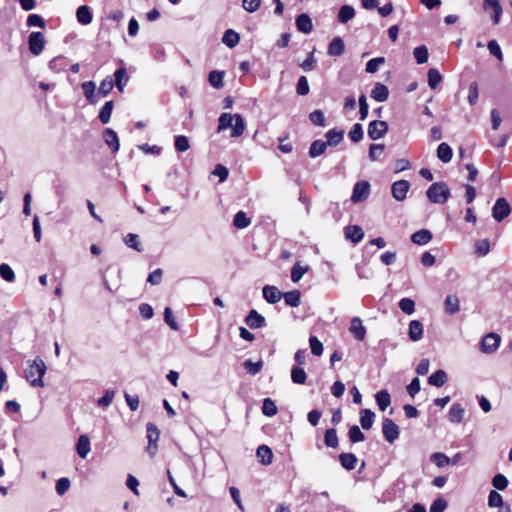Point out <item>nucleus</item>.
Returning a JSON list of instances; mask_svg holds the SVG:
<instances>
[{
	"label": "nucleus",
	"instance_id": "1",
	"mask_svg": "<svg viewBox=\"0 0 512 512\" xmlns=\"http://www.w3.org/2000/svg\"><path fill=\"white\" fill-rule=\"evenodd\" d=\"M228 128H232L231 137L241 136L246 128L244 118L240 114L222 113L218 119L217 132H222Z\"/></svg>",
	"mask_w": 512,
	"mask_h": 512
},
{
	"label": "nucleus",
	"instance_id": "2",
	"mask_svg": "<svg viewBox=\"0 0 512 512\" xmlns=\"http://www.w3.org/2000/svg\"><path fill=\"white\" fill-rule=\"evenodd\" d=\"M47 370L45 362L40 358H35L25 369V378L33 387H43V376Z\"/></svg>",
	"mask_w": 512,
	"mask_h": 512
},
{
	"label": "nucleus",
	"instance_id": "3",
	"mask_svg": "<svg viewBox=\"0 0 512 512\" xmlns=\"http://www.w3.org/2000/svg\"><path fill=\"white\" fill-rule=\"evenodd\" d=\"M427 198L435 204H444L449 199L451 193L447 184L444 182L433 183L426 192Z\"/></svg>",
	"mask_w": 512,
	"mask_h": 512
},
{
	"label": "nucleus",
	"instance_id": "4",
	"mask_svg": "<svg viewBox=\"0 0 512 512\" xmlns=\"http://www.w3.org/2000/svg\"><path fill=\"white\" fill-rule=\"evenodd\" d=\"M501 343V337L494 333L490 332L485 335L480 343V350L485 354H490L495 352Z\"/></svg>",
	"mask_w": 512,
	"mask_h": 512
},
{
	"label": "nucleus",
	"instance_id": "5",
	"mask_svg": "<svg viewBox=\"0 0 512 512\" xmlns=\"http://www.w3.org/2000/svg\"><path fill=\"white\" fill-rule=\"evenodd\" d=\"M370 194V184L367 181H359L354 185L351 201L353 203H360L365 201Z\"/></svg>",
	"mask_w": 512,
	"mask_h": 512
},
{
	"label": "nucleus",
	"instance_id": "6",
	"mask_svg": "<svg viewBox=\"0 0 512 512\" xmlns=\"http://www.w3.org/2000/svg\"><path fill=\"white\" fill-rule=\"evenodd\" d=\"M388 131V124L386 121L374 120L368 125V136L372 140H378L382 138Z\"/></svg>",
	"mask_w": 512,
	"mask_h": 512
},
{
	"label": "nucleus",
	"instance_id": "7",
	"mask_svg": "<svg viewBox=\"0 0 512 512\" xmlns=\"http://www.w3.org/2000/svg\"><path fill=\"white\" fill-rule=\"evenodd\" d=\"M510 211L511 208L506 199L499 198L493 206L492 216L496 221L500 222L510 214Z\"/></svg>",
	"mask_w": 512,
	"mask_h": 512
},
{
	"label": "nucleus",
	"instance_id": "8",
	"mask_svg": "<svg viewBox=\"0 0 512 512\" xmlns=\"http://www.w3.org/2000/svg\"><path fill=\"white\" fill-rule=\"evenodd\" d=\"M28 44L30 52L35 56L39 55L44 50V35L41 32H32L29 35Z\"/></svg>",
	"mask_w": 512,
	"mask_h": 512
},
{
	"label": "nucleus",
	"instance_id": "9",
	"mask_svg": "<svg viewBox=\"0 0 512 512\" xmlns=\"http://www.w3.org/2000/svg\"><path fill=\"white\" fill-rule=\"evenodd\" d=\"M382 432L384 438L389 443H393L399 437V427L390 418H385L382 423Z\"/></svg>",
	"mask_w": 512,
	"mask_h": 512
},
{
	"label": "nucleus",
	"instance_id": "10",
	"mask_svg": "<svg viewBox=\"0 0 512 512\" xmlns=\"http://www.w3.org/2000/svg\"><path fill=\"white\" fill-rule=\"evenodd\" d=\"M160 437V432L158 428L152 424H147V439H148V447L147 450L151 456H154L157 451V442Z\"/></svg>",
	"mask_w": 512,
	"mask_h": 512
},
{
	"label": "nucleus",
	"instance_id": "11",
	"mask_svg": "<svg viewBox=\"0 0 512 512\" xmlns=\"http://www.w3.org/2000/svg\"><path fill=\"white\" fill-rule=\"evenodd\" d=\"M411 187L407 180H399L392 184L391 193L396 201H403Z\"/></svg>",
	"mask_w": 512,
	"mask_h": 512
},
{
	"label": "nucleus",
	"instance_id": "12",
	"mask_svg": "<svg viewBox=\"0 0 512 512\" xmlns=\"http://www.w3.org/2000/svg\"><path fill=\"white\" fill-rule=\"evenodd\" d=\"M483 8L487 12H491V17L494 24H498L502 14V7L499 0H484Z\"/></svg>",
	"mask_w": 512,
	"mask_h": 512
},
{
	"label": "nucleus",
	"instance_id": "13",
	"mask_svg": "<svg viewBox=\"0 0 512 512\" xmlns=\"http://www.w3.org/2000/svg\"><path fill=\"white\" fill-rule=\"evenodd\" d=\"M350 333L358 341H363L366 336V328L359 317H353L349 327Z\"/></svg>",
	"mask_w": 512,
	"mask_h": 512
},
{
	"label": "nucleus",
	"instance_id": "14",
	"mask_svg": "<svg viewBox=\"0 0 512 512\" xmlns=\"http://www.w3.org/2000/svg\"><path fill=\"white\" fill-rule=\"evenodd\" d=\"M83 94L90 104H96L100 98L97 96L96 84L94 81H86L81 84Z\"/></svg>",
	"mask_w": 512,
	"mask_h": 512
},
{
	"label": "nucleus",
	"instance_id": "15",
	"mask_svg": "<svg viewBox=\"0 0 512 512\" xmlns=\"http://www.w3.org/2000/svg\"><path fill=\"white\" fill-rule=\"evenodd\" d=\"M262 292L264 299L270 304L279 302L283 297V294L279 291V289L272 285L264 286Z\"/></svg>",
	"mask_w": 512,
	"mask_h": 512
},
{
	"label": "nucleus",
	"instance_id": "16",
	"mask_svg": "<svg viewBox=\"0 0 512 512\" xmlns=\"http://www.w3.org/2000/svg\"><path fill=\"white\" fill-rule=\"evenodd\" d=\"M344 234L346 239L350 240L354 244L359 243L364 237V232L358 225L347 226L344 230Z\"/></svg>",
	"mask_w": 512,
	"mask_h": 512
},
{
	"label": "nucleus",
	"instance_id": "17",
	"mask_svg": "<svg viewBox=\"0 0 512 512\" xmlns=\"http://www.w3.org/2000/svg\"><path fill=\"white\" fill-rule=\"evenodd\" d=\"M408 336L411 341H420L423 337V325L419 320H412L408 327Z\"/></svg>",
	"mask_w": 512,
	"mask_h": 512
},
{
	"label": "nucleus",
	"instance_id": "18",
	"mask_svg": "<svg viewBox=\"0 0 512 512\" xmlns=\"http://www.w3.org/2000/svg\"><path fill=\"white\" fill-rule=\"evenodd\" d=\"M246 324L251 328V329H258V328H261L265 325V318L259 314L256 310L252 309L246 319Z\"/></svg>",
	"mask_w": 512,
	"mask_h": 512
},
{
	"label": "nucleus",
	"instance_id": "19",
	"mask_svg": "<svg viewBox=\"0 0 512 512\" xmlns=\"http://www.w3.org/2000/svg\"><path fill=\"white\" fill-rule=\"evenodd\" d=\"M465 414V409L459 403L451 405L448 411V418L451 423H461Z\"/></svg>",
	"mask_w": 512,
	"mask_h": 512
},
{
	"label": "nucleus",
	"instance_id": "20",
	"mask_svg": "<svg viewBox=\"0 0 512 512\" xmlns=\"http://www.w3.org/2000/svg\"><path fill=\"white\" fill-rule=\"evenodd\" d=\"M296 27L298 31L309 34L313 30V23L308 14H300L296 18Z\"/></svg>",
	"mask_w": 512,
	"mask_h": 512
},
{
	"label": "nucleus",
	"instance_id": "21",
	"mask_svg": "<svg viewBox=\"0 0 512 512\" xmlns=\"http://www.w3.org/2000/svg\"><path fill=\"white\" fill-rule=\"evenodd\" d=\"M103 138L107 146L112 152H117L119 149V140L115 131L106 128L103 132Z\"/></svg>",
	"mask_w": 512,
	"mask_h": 512
},
{
	"label": "nucleus",
	"instance_id": "22",
	"mask_svg": "<svg viewBox=\"0 0 512 512\" xmlns=\"http://www.w3.org/2000/svg\"><path fill=\"white\" fill-rule=\"evenodd\" d=\"M389 95V91L387 86H385L382 83H376L371 90V97L378 101V102H384L387 100Z\"/></svg>",
	"mask_w": 512,
	"mask_h": 512
},
{
	"label": "nucleus",
	"instance_id": "23",
	"mask_svg": "<svg viewBox=\"0 0 512 512\" xmlns=\"http://www.w3.org/2000/svg\"><path fill=\"white\" fill-rule=\"evenodd\" d=\"M432 239V233L427 229L416 231L411 236V241L417 245H425Z\"/></svg>",
	"mask_w": 512,
	"mask_h": 512
},
{
	"label": "nucleus",
	"instance_id": "24",
	"mask_svg": "<svg viewBox=\"0 0 512 512\" xmlns=\"http://www.w3.org/2000/svg\"><path fill=\"white\" fill-rule=\"evenodd\" d=\"M345 45L344 41L340 37L332 39L328 46L327 53L330 56H340L344 53Z\"/></svg>",
	"mask_w": 512,
	"mask_h": 512
},
{
	"label": "nucleus",
	"instance_id": "25",
	"mask_svg": "<svg viewBox=\"0 0 512 512\" xmlns=\"http://www.w3.org/2000/svg\"><path fill=\"white\" fill-rule=\"evenodd\" d=\"M375 419V413L370 409H363L360 412V424L363 429L369 430L372 428Z\"/></svg>",
	"mask_w": 512,
	"mask_h": 512
},
{
	"label": "nucleus",
	"instance_id": "26",
	"mask_svg": "<svg viewBox=\"0 0 512 512\" xmlns=\"http://www.w3.org/2000/svg\"><path fill=\"white\" fill-rule=\"evenodd\" d=\"M257 457L260 459V462L264 465H269L273 460L272 450L267 445H261L257 448L256 451Z\"/></svg>",
	"mask_w": 512,
	"mask_h": 512
},
{
	"label": "nucleus",
	"instance_id": "27",
	"mask_svg": "<svg viewBox=\"0 0 512 512\" xmlns=\"http://www.w3.org/2000/svg\"><path fill=\"white\" fill-rule=\"evenodd\" d=\"M344 136L343 130L338 129H330L326 132L325 137L327 139L326 143L330 146H337L342 140Z\"/></svg>",
	"mask_w": 512,
	"mask_h": 512
},
{
	"label": "nucleus",
	"instance_id": "28",
	"mask_svg": "<svg viewBox=\"0 0 512 512\" xmlns=\"http://www.w3.org/2000/svg\"><path fill=\"white\" fill-rule=\"evenodd\" d=\"M376 403L381 411H385L391 404V397L387 390H380L375 394Z\"/></svg>",
	"mask_w": 512,
	"mask_h": 512
},
{
	"label": "nucleus",
	"instance_id": "29",
	"mask_svg": "<svg viewBox=\"0 0 512 512\" xmlns=\"http://www.w3.org/2000/svg\"><path fill=\"white\" fill-rule=\"evenodd\" d=\"M341 466L346 470H353L357 464V457L353 453H342L339 455Z\"/></svg>",
	"mask_w": 512,
	"mask_h": 512
},
{
	"label": "nucleus",
	"instance_id": "30",
	"mask_svg": "<svg viewBox=\"0 0 512 512\" xmlns=\"http://www.w3.org/2000/svg\"><path fill=\"white\" fill-rule=\"evenodd\" d=\"M239 41L240 35L232 29L226 30L222 38V42L229 48H234L237 46Z\"/></svg>",
	"mask_w": 512,
	"mask_h": 512
},
{
	"label": "nucleus",
	"instance_id": "31",
	"mask_svg": "<svg viewBox=\"0 0 512 512\" xmlns=\"http://www.w3.org/2000/svg\"><path fill=\"white\" fill-rule=\"evenodd\" d=\"M447 381V374L444 370H437L428 378V383L435 387H442Z\"/></svg>",
	"mask_w": 512,
	"mask_h": 512
},
{
	"label": "nucleus",
	"instance_id": "32",
	"mask_svg": "<svg viewBox=\"0 0 512 512\" xmlns=\"http://www.w3.org/2000/svg\"><path fill=\"white\" fill-rule=\"evenodd\" d=\"M460 301L456 295H448L445 299V311L446 313L453 315L460 309Z\"/></svg>",
	"mask_w": 512,
	"mask_h": 512
},
{
	"label": "nucleus",
	"instance_id": "33",
	"mask_svg": "<svg viewBox=\"0 0 512 512\" xmlns=\"http://www.w3.org/2000/svg\"><path fill=\"white\" fill-rule=\"evenodd\" d=\"M76 17L79 23L88 25L92 22V14L88 6H80L76 11Z\"/></svg>",
	"mask_w": 512,
	"mask_h": 512
},
{
	"label": "nucleus",
	"instance_id": "34",
	"mask_svg": "<svg viewBox=\"0 0 512 512\" xmlns=\"http://www.w3.org/2000/svg\"><path fill=\"white\" fill-rule=\"evenodd\" d=\"M90 452V440L88 436L81 435L77 442V453L81 458H86Z\"/></svg>",
	"mask_w": 512,
	"mask_h": 512
},
{
	"label": "nucleus",
	"instance_id": "35",
	"mask_svg": "<svg viewBox=\"0 0 512 512\" xmlns=\"http://www.w3.org/2000/svg\"><path fill=\"white\" fill-rule=\"evenodd\" d=\"M437 157L443 163H448L452 159V149L447 143H441L437 148Z\"/></svg>",
	"mask_w": 512,
	"mask_h": 512
},
{
	"label": "nucleus",
	"instance_id": "36",
	"mask_svg": "<svg viewBox=\"0 0 512 512\" xmlns=\"http://www.w3.org/2000/svg\"><path fill=\"white\" fill-rule=\"evenodd\" d=\"M286 305L298 307L301 303V294L298 290H292L283 294Z\"/></svg>",
	"mask_w": 512,
	"mask_h": 512
},
{
	"label": "nucleus",
	"instance_id": "37",
	"mask_svg": "<svg viewBox=\"0 0 512 512\" xmlns=\"http://www.w3.org/2000/svg\"><path fill=\"white\" fill-rule=\"evenodd\" d=\"M114 103L112 100L107 101L104 106L100 109L98 118L102 124H107L110 121Z\"/></svg>",
	"mask_w": 512,
	"mask_h": 512
},
{
	"label": "nucleus",
	"instance_id": "38",
	"mask_svg": "<svg viewBox=\"0 0 512 512\" xmlns=\"http://www.w3.org/2000/svg\"><path fill=\"white\" fill-rule=\"evenodd\" d=\"M355 16V10L352 6L344 5L338 12V21L340 23H347Z\"/></svg>",
	"mask_w": 512,
	"mask_h": 512
},
{
	"label": "nucleus",
	"instance_id": "39",
	"mask_svg": "<svg viewBox=\"0 0 512 512\" xmlns=\"http://www.w3.org/2000/svg\"><path fill=\"white\" fill-rule=\"evenodd\" d=\"M233 224L238 229H245L251 224V219L243 211H239L235 214Z\"/></svg>",
	"mask_w": 512,
	"mask_h": 512
},
{
	"label": "nucleus",
	"instance_id": "40",
	"mask_svg": "<svg viewBox=\"0 0 512 512\" xmlns=\"http://www.w3.org/2000/svg\"><path fill=\"white\" fill-rule=\"evenodd\" d=\"M307 375L301 366H293L291 369V380L295 384H304L306 382Z\"/></svg>",
	"mask_w": 512,
	"mask_h": 512
},
{
	"label": "nucleus",
	"instance_id": "41",
	"mask_svg": "<svg viewBox=\"0 0 512 512\" xmlns=\"http://www.w3.org/2000/svg\"><path fill=\"white\" fill-rule=\"evenodd\" d=\"M327 143L322 140H315L309 149V156L312 158L318 157L323 154L327 148Z\"/></svg>",
	"mask_w": 512,
	"mask_h": 512
},
{
	"label": "nucleus",
	"instance_id": "42",
	"mask_svg": "<svg viewBox=\"0 0 512 512\" xmlns=\"http://www.w3.org/2000/svg\"><path fill=\"white\" fill-rule=\"evenodd\" d=\"M67 65V59L62 56L55 57L49 62V68L56 73L63 71Z\"/></svg>",
	"mask_w": 512,
	"mask_h": 512
},
{
	"label": "nucleus",
	"instance_id": "43",
	"mask_svg": "<svg viewBox=\"0 0 512 512\" xmlns=\"http://www.w3.org/2000/svg\"><path fill=\"white\" fill-rule=\"evenodd\" d=\"M113 86V80L109 77L105 78L101 82L100 87L97 90V96H99L100 99L106 97L113 89Z\"/></svg>",
	"mask_w": 512,
	"mask_h": 512
},
{
	"label": "nucleus",
	"instance_id": "44",
	"mask_svg": "<svg viewBox=\"0 0 512 512\" xmlns=\"http://www.w3.org/2000/svg\"><path fill=\"white\" fill-rule=\"evenodd\" d=\"M413 55L418 64H424L428 61L429 54L425 45L414 48Z\"/></svg>",
	"mask_w": 512,
	"mask_h": 512
},
{
	"label": "nucleus",
	"instance_id": "45",
	"mask_svg": "<svg viewBox=\"0 0 512 512\" xmlns=\"http://www.w3.org/2000/svg\"><path fill=\"white\" fill-rule=\"evenodd\" d=\"M430 460L439 468L450 464V458L441 452H435L430 456Z\"/></svg>",
	"mask_w": 512,
	"mask_h": 512
},
{
	"label": "nucleus",
	"instance_id": "46",
	"mask_svg": "<svg viewBox=\"0 0 512 512\" xmlns=\"http://www.w3.org/2000/svg\"><path fill=\"white\" fill-rule=\"evenodd\" d=\"M277 406L270 398H265L263 401L262 412L265 416L272 417L277 414Z\"/></svg>",
	"mask_w": 512,
	"mask_h": 512
},
{
	"label": "nucleus",
	"instance_id": "47",
	"mask_svg": "<svg viewBox=\"0 0 512 512\" xmlns=\"http://www.w3.org/2000/svg\"><path fill=\"white\" fill-rule=\"evenodd\" d=\"M504 504L503 497L495 490H491L488 495V506L490 508H498Z\"/></svg>",
	"mask_w": 512,
	"mask_h": 512
},
{
	"label": "nucleus",
	"instance_id": "48",
	"mask_svg": "<svg viewBox=\"0 0 512 512\" xmlns=\"http://www.w3.org/2000/svg\"><path fill=\"white\" fill-rule=\"evenodd\" d=\"M325 445L331 448L338 446V436L335 429H327L324 436Z\"/></svg>",
	"mask_w": 512,
	"mask_h": 512
},
{
	"label": "nucleus",
	"instance_id": "49",
	"mask_svg": "<svg viewBox=\"0 0 512 512\" xmlns=\"http://www.w3.org/2000/svg\"><path fill=\"white\" fill-rule=\"evenodd\" d=\"M224 73L220 71H211L208 76L209 83L215 88L223 87Z\"/></svg>",
	"mask_w": 512,
	"mask_h": 512
},
{
	"label": "nucleus",
	"instance_id": "50",
	"mask_svg": "<svg viewBox=\"0 0 512 512\" xmlns=\"http://www.w3.org/2000/svg\"><path fill=\"white\" fill-rule=\"evenodd\" d=\"M349 440L352 443H358L365 440L364 433L360 430V428L356 425L352 426L348 431Z\"/></svg>",
	"mask_w": 512,
	"mask_h": 512
},
{
	"label": "nucleus",
	"instance_id": "51",
	"mask_svg": "<svg viewBox=\"0 0 512 512\" xmlns=\"http://www.w3.org/2000/svg\"><path fill=\"white\" fill-rule=\"evenodd\" d=\"M428 84L431 89H435L441 82L442 77L439 73V71L435 68H431L428 71Z\"/></svg>",
	"mask_w": 512,
	"mask_h": 512
},
{
	"label": "nucleus",
	"instance_id": "52",
	"mask_svg": "<svg viewBox=\"0 0 512 512\" xmlns=\"http://www.w3.org/2000/svg\"><path fill=\"white\" fill-rule=\"evenodd\" d=\"M0 276L5 281L12 283L15 280V273L13 269L6 263L0 265Z\"/></svg>",
	"mask_w": 512,
	"mask_h": 512
},
{
	"label": "nucleus",
	"instance_id": "53",
	"mask_svg": "<svg viewBox=\"0 0 512 512\" xmlns=\"http://www.w3.org/2000/svg\"><path fill=\"white\" fill-rule=\"evenodd\" d=\"M399 308L407 315H411L415 312V303L410 298H402L399 301Z\"/></svg>",
	"mask_w": 512,
	"mask_h": 512
},
{
	"label": "nucleus",
	"instance_id": "54",
	"mask_svg": "<svg viewBox=\"0 0 512 512\" xmlns=\"http://www.w3.org/2000/svg\"><path fill=\"white\" fill-rule=\"evenodd\" d=\"M243 366L245 368V370L247 371V373L251 374V375H256L257 373H259L263 367V362L260 360V361H257V362H252L251 360H246L244 363H243Z\"/></svg>",
	"mask_w": 512,
	"mask_h": 512
},
{
	"label": "nucleus",
	"instance_id": "55",
	"mask_svg": "<svg viewBox=\"0 0 512 512\" xmlns=\"http://www.w3.org/2000/svg\"><path fill=\"white\" fill-rule=\"evenodd\" d=\"M306 272L307 267H303L299 263H295L291 269V280L294 283L299 282Z\"/></svg>",
	"mask_w": 512,
	"mask_h": 512
},
{
	"label": "nucleus",
	"instance_id": "56",
	"mask_svg": "<svg viewBox=\"0 0 512 512\" xmlns=\"http://www.w3.org/2000/svg\"><path fill=\"white\" fill-rule=\"evenodd\" d=\"M490 251V242L487 239L478 240L475 243V252L479 256H486Z\"/></svg>",
	"mask_w": 512,
	"mask_h": 512
},
{
	"label": "nucleus",
	"instance_id": "57",
	"mask_svg": "<svg viewBox=\"0 0 512 512\" xmlns=\"http://www.w3.org/2000/svg\"><path fill=\"white\" fill-rule=\"evenodd\" d=\"M174 146L176 151L185 152L190 148L189 140L184 135H178L175 137Z\"/></svg>",
	"mask_w": 512,
	"mask_h": 512
},
{
	"label": "nucleus",
	"instance_id": "58",
	"mask_svg": "<svg viewBox=\"0 0 512 512\" xmlns=\"http://www.w3.org/2000/svg\"><path fill=\"white\" fill-rule=\"evenodd\" d=\"M349 138L355 142V143H358L362 140L363 138V128H362V125L359 124V123H356L352 129L349 131Z\"/></svg>",
	"mask_w": 512,
	"mask_h": 512
},
{
	"label": "nucleus",
	"instance_id": "59",
	"mask_svg": "<svg viewBox=\"0 0 512 512\" xmlns=\"http://www.w3.org/2000/svg\"><path fill=\"white\" fill-rule=\"evenodd\" d=\"M492 485L497 490H505L508 486V479L503 474H496L492 479Z\"/></svg>",
	"mask_w": 512,
	"mask_h": 512
},
{
	"label": "nucleus",
	"instance_id": "60",
	"mask_svg": "<svg viewBox=\"0 0 512 512\" xmlns=\"http://www.w3.org/2000/svg\"><path fill=\"white\" fill-rule=\"evenodd\" d=\"M309 119L316 126H319V127L325 126V117L321 110H314L313 112H311L309 114Z\"/></svg>",
	"mask_w": 512,
	"mask_h": 512
},
{
	"label": "nucleus",
	"instance_id": "61",
	"mask_svg": "<svg viewBox=\"0 0 512 512\" xmlns=\"http://www.w3.org/2000/svg\"><path fill=\"white\" fill-rule=\"evenodd\" d=\"M311 353L315 356H321L323 353V344L315 336L309 338Z\"/></svg>",
	"mask_w": 512,
	"mask_h": 512
},
{
	"label": "nucleus",
	"instance_id": "62",
	"mask_svg": "<svg viewBox=\"0 0 512 512\" xmlns=\"http://www.w3.org/2000/svg\"><path fill=\"white\" fill-rule=\"evenodd\" d=\"M70 487V480L66 477L60 478L57 480L55 485V490L58 495H64Z\"/></svg>",
	"mask_w": 512,
	"mask_h": 512
},
{
	"label": "nucleus",
	"instance_id": "63",
	"mask_svg": "<svg viewBox=\"0 0 512 512\" xmlns=\"http://www.w3.org/2000/svg\"><path fill=\"white\" fill-rule=\"evenodd\" d=\"M487 47H488L489 52L493 56H495L499 61L503 60L502 50H501L500 45L498 44V42L496 40H490L488 42Z\"/></svg>",
	"mask_w": 512,
	"mask_h": 512
},
{
	"label": "nucleus",
	"instance_id": "64",
	"mask_svg": "<svg viewBox=\"0 0 512 512\" xmlns=\"http://www.w3.org/2000/svg\"><path fill=\"white\" fill-rule=\"evenodd\" d=\"M385 149L384 144H372L369 148V158L372 161L378 160Z\"/></svg>",
	"mask_w": 512,
	"mask_h": 512
}]
</instances>
